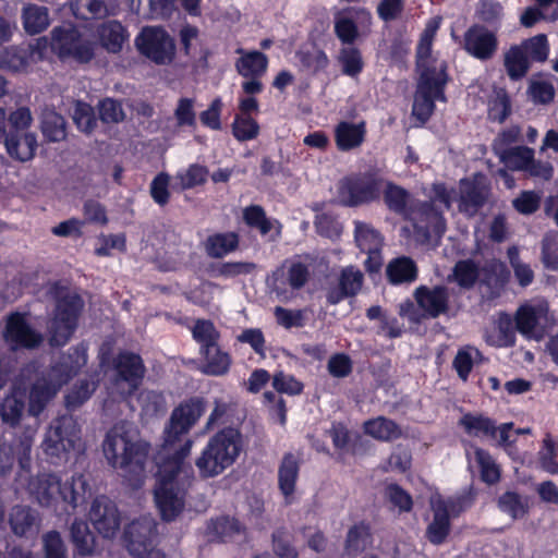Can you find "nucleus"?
I'll return each instance as SVG.
<instances>
[{"mask_svg":"<svg viewBox=\"0 0 558 558\" xmlns=\"http://www.w3.org/2000/svg\"><path fill=\"white\" fill-rule=\"evenodd\" d=\"M102 451L110 466L123 471V476L131 487H142L149 453L148 442L133 440L128 432H120L114 427L107 432Z\"/></svg>","mask_w":558,"mask_h":558,"instance_id":"1","label":"nucleus"},{"mask_svg":"<svg viewBox=\"0 0 558 558\" xmlns=\"http://www.w3.org/2000/svg\"><path fill=\"white\" fill-rule=\"evenodd\" d=\"M192 445V440H186L175 452L165 456L158 468L154 500L165 522L174 521L184 510L185 494L179 486L178 476L183 469L185 458L191 452Z\"/></svg>","mask_w":558,"mask_h":558,"instance_id":"2","label":"nucleus"},{"mask_svg":"<svg viewBox=\"0 0 558 558\" xmlns=\"http://www.w3.org/2000/svg\"><path fill=\"white\" fill-rule=\"evenodd\" d=\"M243 450V437L235 427H223L209 437L195 466L202 478H213L232 466Z\"/></svg>","mask_w":558,"mask_h":558,"instance_id":"3","label":"nucleus"},{"mask_svg":"<svg viewBox=\"0 0 558 558\" xmlns=\"http://www.w3.org/2000/svg\"><path fill=\"white\" fill-rule=\"evenodd\" d=\"M54 300L52 316L47 325L48 341L52 348L64 347L75 333L84 311V300L66 287L56 282L51 288Z\"/></svg>","mask_w":558,"mask_h":558,"instance_id":"4","label":"nucleus"},{"mask_svg":"<svg viewBox=\"0 0 558 558\" xmlns=\"http://www.w3.org/2000/svg\"><path fill=\"white\" fill-rule=\"evenodd\" d=\"M192 338L199 344L203 364L198 368L207 376H223L229 373L232 357L219 345L220 332L210 319L198 318L191 329Z\"/></svg>","mask_w":558,"mask_h":558,"instance_id":"5","label":"nucleus"},{"mask_svg":"<svg viewBox=\"0 0 558 558\" xmlns=\"http://www.w3.org/2000/svg\"><path fill=\"white\" fill-rule=\"evenodd\" d=\"M204 412L205 401L198 397L190 398L173 409L162 436L161 452L165 456L175 452L186 440H191L186 435Z\"/></svg>","mask_w":558,"mask_h":558,"instance_id":"6","label":"nucleus"},{"mask_svg":"<svg viewBox=\"0 0 558 558\" xmlns=\"http://www.w3.org/2000/svg\"><path fill=\"white\" fill-rule=\"evenodd\" d=\"M384 183L385 179L376 168L351 173L339 181L340 203L347 207H359L378 202Z\"/></svg>","mask_w":558,"mask_h":558,"instance_id":"7","label":"nucleus"},{"mask_svg":"<svg viewBox=\"0 0 558 558\" xmlns=\"http://www.w3.org/2000/svg\"><path fill=\"white\" fill-rule=\"evenodd\" d=\"M50 46L51 50L63 62L72 61L85 65L96 58V41L85 36L73 24L53 27Z\"/></svg>","mask_w":558,"mask_h":558,"instance_id":"8","label":"nucleus"},{"mask_svg":"<svg viewBox=\"0 0 558 558\" xmlns=\"http://www.w3.org/2000/svg\"><path fill=\"white\" fill-rule=\"evenodd\" d=\"M125 547L136 558H166L158 548L159 537L157 523L148 517H141L130 522L123 532Z\"/></svg>","mask_w":558,"mask_h":558,"instance_id":"9","label":"nucleus"},{"mask_svg":"<svg viewBox=\"0 0 558 558\" xmlns=\"http://www.w3.org/2000/svg\"><path fill=\"white\" fill-rule=\"evenodd\" d=\"M86 486L83 475L72 476L64 482L56 475H48L38 484L39 502L49 507L60 499L74 509L84 501Z\"/></svg>","mask_w":558,"mask_h":558,"instance_id":"10","label":"nucleus"},{"mask_svg":"<svg viewBox=\"0 0 558 558\" xmlns=\"http://www.w3.org/2000/svg\"><path fill=\"white\" fill-rule=\"evenodd\" d=\"M138 52L157 65H168L175 58V41L160 26H146L135 38Z\"/></svg>","mask_w":558,"mask_h":558,"instance_id":"11","label":"nucleus"},{"mask_svg":"<svg viewBox=\"0 0 558 558\" xmlns=\"http://www.w3.org/2000/svg\"><path fill=\"white\" fill-rule=\"evenodd\" d=\"M80 427L72 415L57 417L48 429L43 442L45 453L51 458H61L74 449L78 440Z\"/></svg>","mask_w":558,"mask_h":558,"instance_id":"12","label":"nucleus"},{"mask_svg":"<svg viewBox=\"0 0 558 558\" xmlns=\"http://www.w3.org/2000/svg\"><path fill=\"white\" fill-rule=\"evenodd\" d=\"M413 229L423 241H428L434 233L442 236L446 231V219L442 211L433 201H416L411 205Z\"/></svg>","mask_w":558,"mask_h":558,"instance_id":"13","label":"nucleus"},{"mask_svg":"<svg viewBox=\"0 0 558 558\" xmlns=\"http://www.w3.org/2000/svg\"><path fill=\"white\" fill-rule=\"evenodd\" d=\"M26 313L12 312L7 316L3 339L12 350L36 349L43 341V335L33 328Z\"/></svg>","mask_w":558,"mask_h":558,"instance_id":"14","label":"nucleus"},{"mask_svg":"<svg viewBox=\"0 0 558 558\" xmlns=\"http://www.w3.org/2000/svg\"><path fill=\"white\" fill-rule=\"evenodd\" d=\"M413 298L421 311V317L425 319L438 318L450 310V292L445 284H421L415 288Z\"/></svg>","mask_w":558,"mask_h":558,"instance_id":"15","label":"nucleus"},{"mask_svg":"<svg viewBox=\"0 0 558 558\" xmlns=\"http://www.w3.org/2000/svg\"><path fill=\"white\" fill-rule=\"evenodd\" d=\"M4 143L8 155L20 162L32 160L37 150V137L34 133L7 132V113L0 107V142Z\"/></svg>","mask_w":558,"mask_h":558,"instance_id":"16","label":"nucleus"},{"mask_svg":"<svg viewBox=\"0 0 558 558\" xmlns=\"http://www.w3.org/2000/svg\"><path fill=\"white\" fill-rule=\"evenodd\" d=\"M63 384L49 369L43 372L31 385L27 412L29 416L38 417L49 402L57 396Z\"/></svg>","mask_w":558,"mask_h":558,"instance_id":"17","label":"nucleus"},{"mask_svg":"<svg viewBox=\"0 0 558 558\" xmlns=\"http://www.w3.org/2000/svg\"><path fill=\"white\" fill-rule=\"evenodd\" d=\"M463 49L473 58L487 61L498 49L497 35L483 24H473L463 35Z\"/></svg>","mask_w":558,"mask_h":558,"instance_id":"18","label":"nucleus"},{"mask_svg":"<svg viewBox=\"0 0 558 558\" xmlns=\"http://www.w3.org/2000/svg\"><path fill=\"white\" fill-rule=\"evenodd\" d=\"M89 519L96 531L104 538H112L120 529V512L114 501L107 496H98L94 499Z\"/></svg>","mask_w":558,"mask_h":558,"instance_id":"19","label":"nucleus"},{"mask_svg":"<svg viewBox=\"0 0 558 558\" xmlns=\"http://www.w3.org/2000/svg\"><path fill=\"white\" fill-rule=\"evenodd\" d=\"M113 367L118 380L128 384L129 396L133 395L142 385L146 372L141 355L130 351H121L113 360Z\"/></svg>","mask_w":558,"mask_h":558,"instance_id":"20","label":"nucleus"},{"mask_svg":"<svg viewBox=\"0 0 558 558\" xmlns=\"http://www.w3.org/2000/svg\"><path fill=\"white\" fill-rule=\"evenodd\" d=\"M287 260L277 267L267 278L268 286L277 293L286 291L290 286L293 290L302 289L308 281L311 272L306 264L292 262L286 271Z\"/></svg>","mask_w":558,"mask_h":558,"instance_id":"21","label":"nucleus"},{"mask_svg":"<svg viewBox=\"0 0 558 558\" xmlns=\"http://www.w3.org/2000/svg\"><path fill=\"white\" fill-rule=\"evenodd\" d=\"M546 314L547 310L543 306L521 305L513 318L517 330L526 339L542 340L546 328L541 325V319L546 318Z\"/></svg>","mask_w":558,"mask_h":558,"instance_id":"22","label":"nucleus"},{"mask_svg":"<svg viewBox=\"0 0 558 558\" xmlns=\"http://www.w3.org/2000/svg\"><path fill=\"white\" fill-rule=\"evenodd\" d=\"M87 363V345L83 342L71 347L48 369L63 385L68 384Z\"/></svg>","mask_w":558,"mask_h":558,"instance_id":"23","label":"nucleus"},{"mask_svg":"<svg viewBox=\"0 0 558 558\" xmlns=\"http://www.w3.org/2000/svg\"><path fill=\"white\" fill-rule=\"evenodd\" d=\"M364 276L361 270L353 266L341 270L339 282L336 287H330L326 293V301L329 305H337L347 298L355 296L362 289Z\"/></svg>","mask_w":558,"mask_h":558,"instance_id":"24","label":"nucleus"},{"mask_svg":"<svg viewBox=\"0 0 558 558\" xmlns=\"http://www.w3.org/2000/svg\"><path fill=\"white\" fill-rule=\"evenodd\" d=\"M489 187L476 180L460 181L459 210L468 216H475L487 203Z\"/></svg>","mask_w":558,"mask_h":558,"instance_id":"25","label":"nucleus"},{"mask_svg":"<svg viewBox=\"0 0 558 558\" xmlns=\"http://www.w3.org/2000/svg\"><path fill=\"white\" fill-rule=\"evenodd\" d=\"M448 81L449 76L445 63L440 65L439 70L436 66H427L420 74L416 92L429 95L439 101H446L445 88Z\"/></svg>","mask_w":558,"mask_h":558,"instance_id":"26","label":"nucleus"},{"mask_svg":"<svg viewBox=\"0 0 558 558\" xmlns=\"http://www.w3.org/2000/svg\"><path fill=\"white\" fill-rule=\"evenodd\" d=\"M381 195L389 211L401 216L404 220L412 219V195L407 189L392 181L385 180Z\"/></svg>","mask_w":558,"mask_h":558,"instance_id":"27","label":"nucleus"},{"mask_svg":"<svg viewBox=\"0 0 558 558\" xmlns=\"http://www.w3.org/2000/svg\"><path fill=\"white\" fill-rule=\"evenodd\" d=\"M96 35L100 46L109 53H119L129 40V32L117 20H108L96 27Z\"/></svg>","mask_w":558,"mask_h":558,"instance_id":"28","label":"nucleus"},{"mask_svg":"<svg viewBox=\"0 0 558 558\" xmlns=\"http://www.w3.org/2000/svg\"><path fill=\"white\" fill-rule=\"evenodd\" d=\"M27 390L20 385H13L10 392L0 402V417L4 424L16 427L25 410Z\"/></svg>","mask_w":558,"mask_h":558,"instance_id":"29","label":"nucleus"},{"mask_svg":"<svg viewBox=\"0 0 558 558\" xmlns=\"http://www.w3.org/2000/svg\"><path fill=\"white\" fill-rule=\"evenodd\" d=\"M365 136L366 123L364 121L359 123L341 121L335 128V142L340 151L360 147L364 143Z\"/></svg>","mask_w":558,"mask_h":558,"instance_id":"30","label":"nucleus"},{"mask_svg":"<svg viewBox=\"0 0 558 558\" xmlns=\"http://www.w3.org/2000/svg\"><path fill=\"white\" fill-rule=\"evenodd\" d=\"M363 432L365 435L383 442H391L402 437L401 426L392 418L379 415L366 420L363 423Z\"/></svg>","mask_w":558,"mask_h":558,"instance_id":"31","label":"nucleus"},{"mask_svg":"<svg viewBox=\"0 0 558 558\" xmlns=\"http://www.w3.org/2000/svg\"><path fill=\"white\" fill-rule=\"evenodd\" d=\"M299 473V459L292 452L284 453L278 469V487L284 496L287 504H290L289 498L292 497L295 492Z\"/></svg>","mask_w":558,"mask_h":558,"instance_id":"32","label":"nucleus"},{"mask_svg":"<svg viewBox=\"0 0 558 558\" xmlns=\"http://www.w3.org/2000/svg\"><path fill=\"white\" fill-rule=\"evenodd\" d=\"M372 541L373 534L369 523L366 521L354 523L347 532L343 545L344 553L349 557L355 558L366 550Z\"/></svg>","mask_w":558,"mask_h":558,"instance_id":"33","label":"nucleus"},{"mask_svg":"<svg viewBox=\"0 0 558 558\" xmlns=\"http://www.w3.org/2000/svg\"><path fill=\"white\" fill-rule=\"evenodd\" d=\"M245 531L243 524L234 517L220 515L207 523V535L213 542L226 543Z\"/></svg>","mask_w":558,"mask_h":558,"instance_id":"34","label":"nucleus"},{"mask_svg":"<svg viewBox=\"0 0 558 558\" xmlns=\"http://www.w3.org/2000/svg\"><path fill=\"white\" fill-rule=\"evenodd\" d=\"M515 324L513 318L506 312H501L496 320V331L486 335L485 341L495 348H512L515 345Z\"/></svg>","mask_w":558,"mask_h":558,"instance_id":"35","label":"nucleus"},{"mask_svg":"<svg viewBox=\"0 0 558 558\" xmlns=\"http://www.w3.org/2000/svg\"><path fill=\"white\" fill-rule=\"evenodd\" d=\"M418 269L415 262L408 256H400L389 262L386 277L391 284L411 283L417 279Z\"/></svg>","mask_w":558,"mask_h":558,"instance_id":"36","label":"nucleus"},{"mask_svg":"<svg viewBox=\"0 0 558 558\" xmlns=\"http://www.w3.org/2000/svg\"><path fill=\"white\" fill-rule=\"evenodd\" d=\"M268 57L258 50L245 52L235 61L238 73L245 78H262L268 69Z\"/></svg>","mask_w":558,"mask_h":558,"instance_id":"37","label":"nucleus"},{"mask_svg":"<svg viewBox=\"0 0 558 558\" xmlns=\"http://www.w3.org/2000/svg\"><path fill=\"white\" fill-rule=\"evenodd\" d=\"M243 220L252 229L258 230L262 235L268 234L276 228V236H280L282 225L277 219L268 218L260 205H248L243 209Z\"/></svg>","mask_w":558,"mask_h":558,"instance_id":"38","label":"nucleus"},{"mask_svg":"<svg viewBox=\"0 0 558 558\" xmlns=\"http://www.w3.org/2000/svg\"><path fill=\"white\" fill-rule=\"evenodd\" d=\"M459 425L471 437L496 438L497 436L495 420L483 414L465 413L459 420Z\"/></svg>","mask_w":558,"mask_h":558,"instance_id":"39","label":"nucleus"},{"mask_svg":"<svg viewBox=\"0 0 558 558\" xmlns=\"http://www.w3.org/2000/svg\"><path fill=\"white\" fill-rule=\"evenodd\" d=\"M70 536L77 555L89 556L95 551L96 537L86 521L74 519L70 527Z\"/></svg>","mask_w":558,"mask_h":558,"instance_id":"40","label":"nucleus"},{"mask_svg":"<svg viewBox=\"0 0 558 558\" xmlns=\"http://www.w3.org/2000/svg\"><path fill=\"white\" fill-rule=\"evenodd\" d=\"M240 238L236 232L229 231L215 233L207 238L205 250L208 256L213 258H222L231 252L238 250Z\"/></svg>","mask_w":558,"mask_h":558,"instance_id":"41","label":"nucleus"},{"mask_svg":"<svg viewBox=\"0 0 558 558\" xmlns=\"http://www.w3.org/2000/svg\"><path fill=\"white\" fill-rule=\"evenodd\" d=\"M504 65L509 78L517 82L527 74L531 61L522 47L513 45L505 53Z\"/></svg>","mask_w":558,"mask_h":558,"instance_id":"42","label":"nucleus"},{"mask_svg":"<svg viewBox=\"0 0 558 558\" xmlns=\"http://www.w3.org/2000/svg\"><path fill=\"white\" fill-rule=\"evenodd\" d=\"M451 531V522L445 508L433 505V520L426 529L425 536L433 545L446 542Z\"/></svg>","mask_w":558,"mask_h":558,"instance_id":"43","label":"nucleus"},{"mask_svg":"<svg viewBox=\"0 0 558 558\" xmlns=\"http://www.w3.org/2000/svg\"><path fill=\"white\" fill-rule=\"evenodd\" d=\"M354 241L357 247L363 252L381 251L384 246V236L372 225L355 221Z\"/></svg>","mask_w":558,"mask_h":558,"instance_id":"44","label":"nucleus"},{"mask_svg":"<svg viewBox=\"0 0 558 558\" xmlns=\"http://www.w3.org/2000/svg\"><path fill=\"white\" fill-rule=\"evenodd\" d=\"M532 154L535 150L525 145H514L511 149H502L497 156L499 161L511 172H524L532 162Z\"/></svg>","mask_w":558,"mask_h":558,"instance_id":"45","label":"nucleus"},{"mask_svg":"<svg viewBox=\"0 0 558 558\" xmlns=\"http://www.w3.org/2000/svg\"><path fill=\"white\" fill-rule=\"evenodd\" d=\"M32 47L10 46L0 47V68L20 72L27 68L33 56Z\"/></svg>","mask_w":558,"mask_h":558,"instance_id":"46","label":"nucleus"},{"mask_svg":"<svg viewBox=\"0 0 558 558\" xmlns=\"http://www.w3.org/2000/svg\"><path fill=\"white\" fill-rule=\"evenodd\" d=\"M271 549L277 558H299L294 535L286 526H279L271 533Z\"/></svg>","mask_w":558,"mask_h":558,"instance_id":"47","label":"nucleus"},{"mask_svg":"<svg viewBox=\"0 0 558 558\" xmlns=\"http://www.w3.org/2000/svg\"><path fill=\"white\" fill-rule=\"evenodd\" d=\"M22 20L24 29L29 35L40 34L50 23L48 9L36 4L23 8Z\"/></svg>","mask_w":558,"mask_h":558,"instance_id":"48","label":"nucleus"},{"mask_svg":"<svg viewBox=\"0 0 558 558\" xmlns=\"http://www.w3.org/2000/svg\"><path fill=\"white\" fill-rule=\"evenodd\" d=\"M337 61L341 66V73L351 78H357L365 66L362 51L354 46L342 47Z\"/></svg>","mask_w":558,"mask_h":558,"instance_id":"49","label":"nucleus"},{"mask_svg":"<svg viewBox=\"0 0 558 558\" xmlns=\"http://www.w3.org/2000/svg\"><path fill=\"white\" fill-rule=\"evenodd\" d=\"M480 274L478 264L472 258H466L460 259L454 264L450 277L460 288L469 290L475 286Z\"/></svg>","mask_w":558,"mask_h":558,"instance_id":"50","label":"nucleus"},{"mask_svg":"<svg viewBox=\"0 0 558 558\" xmlns=\"http://www.w3.org/2000/svg\"><path fill=\"white\" fill-rule=\"evenodd\" d=\"M483 354L482 352L473 347H465L458 350L453 362L452 367L458 374V377L466 381L469 376L473 369V365L475 362L482 361Z\"/></svg>","mask_w":558,"mask_h":558,"instance_id":"51","label":"nucleus"},{"mask_svg":"<svg viewBox=\"0 0 558 558\" xmlns=\"http://www.w3.org/2000/svg\"><path fill=\"white\" fill-rule=\"evenodd\" d=\"M474 456L480 469L481 480L488 485L497 484L500 481L501 471L490 453L483 448H476Z\"/></svg>","mask_w":558,"mask_h":558,"instance_id":"52","label":"nucleus"},{"mask_svg":"<svg viewBox=\"0 0 558 558\" xmlns=\"http://www.w3.org/2000/svg\"><path fill=\"white\" fill-rule=\"evenodd\" d=\"M96 387L87 379L77 380L64 396V405L68 411L80 409L94 393Z\"/></svg>","mask_w":558,"mask_h":558,"instance_id":"53","label":"nucleus"},{"mask_svg":"<svg viewBox=\"0 0 558 558\" xmlns=\"http://www.w3.org/2000/svg\"><path fill=\"white\" fill-rule=\"evenodd\" d=\"M35 515L31 508L16 506L12 509L9 523L12 532L16 536H24L33 529L35 524Z\"/></svg>","mask_w":558,"mask_h":558,"instance_id":"54","label":"nucleus"},{"mask_svg":"<svg viewBox=\"0 0 558 558\" xmlns=\"http://www.w3.org/2000/svg\"><path fill=\"white\" fill-rule=\"evenodd\" d=\"M499 509L513 520L524 518L529 512L525 500L515 492H506L498 499Z\"/></svg>","mask_w":558,"mask_h":558,"instance_id":"55","label":"nucleus"},{"mask_svg":"<svg viewBox=\"0 0 558 558\" xmlns=\"http://www.w3.org/2000/svg\"><path fill=\"white\" fill-rule=\"evenodd\" d=\"M207 178L208 169L199 163H192L186 170L179 171L175 175L182 191L203 185Z\"/></svg>","mask_w":558,"mask_h":558,"instance_id":"56","label":"nucleus"},{"mask_svg":"<svg viewBox=\"0 0 558 558\" xmlns=\"http://www.w3.org/2000/svg\"><path fill=\"white\" fill-rule=\"evenodd\" d=\"M483 283L493 288H504L510 279V270L499 260H493L483 268Z\"/></svg>","mask_w":558,"mask_h":558,"instance_id":"57","label":"nucleus"},{"mask_svg":"<svg viewBox=\"0 0 558 558\" xmlns=\"http://www.w3.org/2000/svg\"><path fill=\"white\" fill-rule=\"evenodd\" d=\"M232 135L239 142H247L259 135V124L252 117L236 114L231 124Z\"/></svg>","mask_w":558,"mask_h":558,"instance_id":"58","label":"nucleus"},{"mask_svg":"<svg viewBox=\"0 0 558 558\" xmlns=\"http://www.w3.org/2000/svg\"><path fill=\"white\" fill-rule=\"evenodd\" d=\"M73 121L76 128L86 134H92L97 128V118L94 108L85 101L78 100L75 104Z\"/></svg>","mask_w":558,"mask_h":558,"instance_id":"59","label":"nucleus"},{"mask_svg":"<svg viewBox=\"0 0 558 558\" xmlns=\"http://www.w3.org/2000/svg\"><path fill=\"white\" fill-rule=\"evenodd\" d=\"M530 61L545 62L549 53V44L545 34H538L525 39L521 45Z\"/></svg>","mask_w":558,"mask_h":558,"instance_id":"60","label":"nucleus"},{"mask_svg":"<svg viewBox=\"0 0 558 558\" xmlns=\"http://www.w3.org/2000/svg\"><path fill=\"white\" fill-rule=\"evenodd\" d=\"M41 132L47 141L61 142L66 137V122L61 114H49L43 120Z\"/></svg>","mask_w":558,"mask_h":558,"instance_id":"61","label":"nucleus"},{"mask_svg":"<svg viewBox=\"0 0 558 558\" xmlns=\"http://www.w3.org/2000/svg\"><path fill=\"white\" fill-rule=\"evenodd\" d=\"M333 31L337 38L345 45L353 46L360 36L359 27L353 19L347 16H336Z\"/></svg>","mask_w":558,"mask_h":558,"instance_id":"62","label":"nucleus"},{"mask_svg":"<svg viewBox=\"0 0 558 558\" xmlns=\"http://www.w3.org/2000/svg\"><path fill=\"white\" fill-rule=\"evenodd\" d=\"M98 114L106 124L120 123L125 119L122 104L113 98H104L98 102Z\"/></svg>","mask_w":558,"mask_h":558,"instance_id":"63","label":"nucleus"},{"mask_svg":"<svg viewBox=\"0 0 558 558\" xmlns=\"http://www.w3.org/2000/svg\"><path fill=\"white\" fill-rule=\"evenodd\" d=\"M502 15V5L493 0H481L476 9L477 19L489 26H499Z\"/></svg>","mask_w":558,"mask_h":558,"instance_id":"64","label":"nucleus"}]
</instances>
